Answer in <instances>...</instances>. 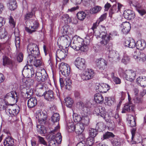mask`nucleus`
<instances>
[{
    "label": "nucleus",
    "instance_id": "62",
    "mask_svg": "<svg viewBox=\"0 0 146 146\" xmlns=\"http://www.w3.org/2000/svg\"><path fill=\"white\" fill-rule=\"evenodd\" d=\"M68 26L67 25H65L62 27L63 33L64 34L67 33L68 31Z\"/></svg>",
    "mask_w": 146,
    "mask_h": 146
},
{
    "label": "nucleus",
    "instance_id": "51",
    "mask_svg": "<svg viewBox=\"0 0 146 146\" xmlns=\"http://www.w3.org/2000/svg\"><path fill=\"white\" fill-rule=\"evenodd\" d=\"M54 139L56 141L58 144L61 143L62 140V137L60 133H58L56 134Z\"/></svg>",
    "mask_w": 146,
    "mask_h": 146
},
{
    "label": "nucleus",
    "instance_id": "1",
    "mask_svg": "<svg viewBox=\"0 0 146 146\" xmlns=\"http://www.w3.org/2000/svg\"><path fill=\"white\" fill-rule=\"evenodd\" d=\"M27 51L29 55L27 57V63L28 64H33L36 67L40 66L42 62L40 59H37L39 54V48L36 44L31 43L27 47Z\"/></svg>",
    "mask_w": 146,
    "mask_h": 146
},
{
    "label": "nucleus",
    "instance_id": "42",
    "mask_svg": "<svg viewBox=\"0 0 146 146\" xmlns=\"http://www.w3.org/2000/svg\"><path fill=\"white\" fill-rule=\"evenodd\" d=\"M67 126V129L68 132H71L75 131V125L73 122L68 123Z\"/></svg>",
    "mask_w": 146,
    "mask_h": 146
},
{
    "label": "nucleus",
    "instance_id": "27",
    "mask_svg": "<svg viewBox=\"0 0 146 146\" xmlns=\"http://www.w3.org/2000/svg\"><path fill=\"white\" fill-rule=\"evenodd\" d=\"M134 109V106L130 104H126L123 108L121 113H125L127 112H131L133 111Z\"/></svg>",
    "mask_w": 146,
    "mask_h": 146
},
{
    "label": "nucleus",
    "instance_id": "2",
    "mask_svg": "<svg viewBox=\"0 0 146 146\" xmlns=\"http://www.w3.org/2000/svg\"><path fill=\"white\" fill-rule=\"evenodd\" d=\"M73 42L70 44V47L76 50H80L86 52L88 49L87 45L84 43V40L77 36H75L72 39Z\"/></svg>",
    "mask_w": 146,
    "mask_h": 146
},
{
    "label": "nucleus",
    "instance_id": "43",
    "mask_svg": "<svg viewBox=\"0 0 146 146\" xmlns=\"http://www.w3.org/2000/svg\"><path fill=\"white\" fill-rule=\"evenodd\" d=\"M51 120L53 122H57L60 119L59 115L57 113H54L51 117Z\"/></svg>",
    "mask_w": 146,
    "mask_h": 146
},
{
    "label": "nucleus",
    "instance_id": "12",
    "mask_svg": "<svg viewBox=\"0 0 146 146\" xmlns=\"http://www.w3.org/2000/svg\"><path fill=\"white\" fill-rule=\"evenodd\" d=\"M21 94L25 98H29L32 95L33 90L32 88L28 87H26L21 90Z\"/></svg>",
    "mask_w": 146,
    "mask_h": 146
},
{
    "label": "nucleus",
    "instance_id": "3",
    "mask_svg": "<svg viewBox=\"0 0 146 146\" xmlns=\"http://www.w3.org/2000/svg\"><path fill=\"white\" fill-rule=\"evenodd\" d=\"M80 105V108L82 109V113L84 114L82 115V119L81 121V124L84 126H87L89 124L90 120L88 115L89 114V112L88 110V109L85 106L84 104L82 102H80L78 103Z\"/></svg>",
    "mask_w": 146,
    "mask_h": 146
},
{
    "label": "nucleus",
    "instance_id": "25",
    "mask_svg": "<svg viewBox=\"0 0 146 146\" xmlns=\"http://www.w3.org/2000/svg\"><path fill=\"white\" fill-rule=\"evenodd\" d=\"M36 88L38 94L37 96H42L43 93L45 90L46 88L44 86V85L42 83H39L36 86Z\"/></svg>",
    "mask_w": 146,
    "mask_h": 146
},
{
    "label": "nucleus",
    "instance_id": "22",
    "mask_svg": "<svg viewBox=\"0 0 146 146\" xmlns=\"http://www.w3.org/2000/svg\"><path fill=\"white\" fill-rule=\"evenodd\" d=\"M67 54V50L64 49H58L56 51V56L60 60L64 59L66 56Z\"/></svg>",
    "mask_w": 146,
    "mask_h": 146
},
{
    "label": "nucleus",
    "instance_id": "46",
    "mask_svg": "<svg viewBox=\"0 0 146 146\" xmlns=\"http://www.w3.org/2000/svg\"><path fill=\"white\" fill-rule=\"evenodd\" d=\"M73 121L75 122H77L81 121L82 117L77 114L74 113L73 115Z\"/></svg>",
    "mask_w": 146,
    "mask_h": 146
},
{
    "label": "nucleus",
    "instance_id": "10",
    "mask_svg": "<svg viewBox=\"0 0 146 146\" xmlns=\"http://www.w3.org/2000/svg\"><path fill=\"white\" fill-rule=\"evenodd\" d=\"M59 69L62 74L66 77H68L70 74V67L67 64L62 62L60 64Z\"/></svg>",
    "mask_w": 146,
    "mask_h": 146
},
{
    "label": "nucleus",
    "instance_id": "28",
    "mask_svg": "<svg viewBox=\"0 0 146 146\" xmlns=\"http://www.w3.org/2000/svg\"><path fill=\"white\" fill-rule=\"evenodd\" d=\"M124 45L125 46L133 48L135 47L136 44L135 40L132 38L126 40L125 41Z\"/></svg>",
    "mask_w": 146,
    "mask_h": 146
},
{
    "label": "nucleus",
    "instance_id": "14",
    "mask_svg": "<svg viewBox=\"0 0 146 146\" xmlns=\"http://www.w3.org/2000/svg\"><path fill=\"white\" fill-rule=\"evenodd\" d=\"M123 76L125 77L127 80L132 82L135 79L136 74L134 71L132 70H126Z\"/></svg>",
    "mask_w": 146,
    "mask_h": 146
},
{
    "label": "nucleus",
    "instance_id": "40",
    "mask_svg": "<svg viewBox=\"0 0 146 146\" xmlns=\"http://www.w3.org/2000/svg\"><path fill=\"white\" fill-rule=\"evenodd\" d=\"M77 16L79 20L82 21L85 18L86 14L84 11H80L77 13Z\"/></svg>",
    "mask_w": 146,
    "mask_h": 146
},
{
    "label": "nucleus",
    "instance_id": "54",
    "mask_svg": "<svg viewBox=\"0 0 146 146\" xmlns=\"http://www.w3.org/2000/svg\"><path fill=\"white\" fill-rule=\"evenodd\" d=\"M9 23L11 26L14 27L15 26V22L12 17L10 16L9 18Z\"/></svg>",
    "mask_w": 146,
    "mask_h": 146
},
{
    "label": "nucleus",
    "instance_id": "39",
    "mask_svg": "<svg viewBox=\"0 0 146 146\" xmlns=\"http://www.w3.org/2000/svg\"><path fill=\"white\" fill-rule=\"evenodd\" d=\"M89 133L90 137L93 138L98 134V131L96 129L90 128L89 131Z\"/></svg>",
    "mask_w": 146,
    "mask_h": 146
},
{
    "label": "nucleus",
    "instance_id": "61",
    "mask_svg": "<svg viewBox=\"0 0 146 146\" xmlns=\"http://www.w3.org/2000/svg\"><path fill=\"white\" fill-rule=\"evenodd\" d=\"M113 80L116 84H119L121 83V79L117 77L113 78Z\"/></svg>",
    "mask_w": 146,
    "mask_h": 146
},
{
    "label": "nucleus",
    "instance_id": "44",
    "mask_svg": "<svg viewBox=\"0 0 146 146\" xmlns=\"http://www.w3.org/2000/svg\"><path fill=\"white\" fill-rule=\"evenodd\" d=\"M101 9V7L100 6H95L90 9V13L92 14H95L100 11Z\"/></svg>",
    "mask_w": 146,
    "mask_h": 146
},
{
    "label": "nucleus",
    "instance_id": "35",
    "mask_svg": "<svg viewBox=\"0 0 146 146\" xmlns=\"http://www.w3.org/2000/svg\"><path fill=\"white\" fill-rule=\"evenodd\" d=\"M115 99L113 98L106 97L105 99V104L106 105L110 106L114 103Z\"/></svg>",
    "mask_w": 146,
    "mask_h": 146
},
{
    "label": "nucleus",
    "instance_id": "23",
    "mask_svg": "<svg viewBox=\"0 0 146 146\" xmlns=\"http://www.w3.org/2000/svg\"><path fill=\"white\" fill-rule=\"evenodd\" d=\"M124 17L126 19L130 20L133 19L135 17L134 13L133 11L130 10H127L124 12Z\"/></svg>",
    "mask_w": 146,
    "mask_h": 146
},
{
    "label": "nucleus",
    "instance_id": "26",
    "mask_svg": "<svg viewBox=\"0 0 146 146\" xmlns=\"http://www.w3.org/2000/svg\"><path fill=\"white\" fill-rule=\"evenodd\" d=\"M84 125L80 123H77L75 125V131L77 133L80 135L79 136L81 135V134L84 131Z\"/></svg>",
    "mask_w": 146,
    "mask_h": 146
},
{
    "label": "nucleus",
    "instance_id": "8",
    "mask_svg": "<svg viewBox=\"0 0 146 146\" xmlns=\"http://www.w3.org/2000/svg\"><path fill=\"white\" fill-rule=\"evenodd\" d=\"M5 110L9 113L10 115L13 117L17 115L19 113L20 108L17 105L13 104V106H7Z\"/></svg>",
    "mask_w": 146,
    "mask_h": 146
},
{
    "label": "nucleus",
    "instance_id": "21",
    "mask_svg": "<svg viewBox=\"0 0 146 146\" xmlns=\"http://www.w3.org/2000/svg\"><path fill=\"white\" fill-rule=\"evenodd\" d=\"M42 96H44L45 99L48 101H52L54 98L53 92L51 90H48L44 92Z\"/></svg>",
    "mask_w": 146,
    "mask_h": 146
},
{
    "label": "nucleus",
    "instance_id": "53",
    "mask_svg": "<svg viewBox=\"0 0 146 146\" xmlns=\"http://www.w3.org/2000/svg\"><path fill=\"white\" fill-rule=\"evenodd\" d=\"M37 137L38 138V141L40 143L43 144L45 146L47 145L46 142L43 138L39 136H38Z\"/></svg>",
    "mask_w": 146,
    "mask_h": 146
},
{
    "label": "nucleus",
    "instance_id": "4",
    "mask_svg": "<svg viewBox=\"0 0 146 146\" xmlns=\"http://www.w3.org/2000/svg\"><path fill=\"white\" fill-rule=\"evenodd\" d=\"M98 32L97 31L94 32V34L97 36L101 37L102 40L100 42L101 44L102 45H106L109 42V41L112 39V36L114 35L113 33H110L108 35H106V33L104 31L99 32V34H97Z\"/></svg>",
    "mask_w": 146,
    "mask_h": 146
},
{
    "label": "nucleus",
    "instance_id": "24",
    "mask_svg": "<svg viewBox=\"0 0 146 146\" xmlns=\"http://www.w3.org/2000/svg\"><path fill=\"white\" fill-rule=\"evenodd\" d=\"M121 27L122 28L121 30L123 34H127L131 29L130 24L128 22H123L121 24Z\"/></svg>",
    "mask_w": 146,
    "mask_h": 146
},
{
    "label": "nucleus",
    "instance_id": "31",
    "mask_svg": "<svg viewBox=\"0 0 146 146\" xmlns=\"http://www.w3.org/2000/svg\"><path fill=\"white\" fill-rule=\"evenodd\" d=\"M137 49L140 50H143L146 46V43L144 40H139L136 43Z\"/></svg>",
    "mask_w": 146,
    "mask_h": 146
},
{
    "label": "nucleus",
    "instance_id": "6",
    "mask_svg": "<svg viewBox=\"0 0 146 146\" xmlns=\"http://www.w3.org/2000/svg\"><path fill=\"white\" fill-rule=\"evenodd\" d=\"M35 78L37 81L41 82H45L48 79L47 74L44 69L36 72Z\"/></svg>",
    "mask_w": 146,
    "mask_h": 146
},
{
    "label": "nucleus",
    "instance_id": "18",
    "mask_svg": "<svg viewBox=\"0 0 146 146\" xmlns=\"http://www.w3.org/2000/svg\"><path fill=\"white\" fill-rule=\"evenodd\" d=\"M110 89V86L108 84L104 83L99 85L96 88L98 92L102 93L107 92Z\"/></svg>",
    "mask_w": 146,
    "mask_h": 146
},
{
    "label": "nucleus",
    "instance_id": "55",
    "mask_svg": "<svg viewBox=\"0 0 146 146\" xmlns=\"http://www.w3.org/2000/svg\"><path fill=\"white\" fill-rule=\"evenodd\" d=\"M49 146H58V143L54 139L50 140L48 141Z\"/></svg>",
    "mask_w": 146,
    "mask_h": 146
},
{
    "label": "nucleus",
    "instance_id": "58",
    "mask_svg": "<svg viewBox=\"0 0 146 146\" xmlns=\"http://www.w3.org/2000/svg\"><path fill=\"white\" fill-rule=\"evenodd\" d=\"M114 136L113 133L111 132H107L104 135V139H107L110 137H113Z\"/></svg>",
    "mask_w": 146,
    "mask_h": 146
},
{
    "label": "nucleus",
    "instance_id": "7",
    "mask_svg": "<svg viewBox=\"0 0 146 146\" xmlns=\"http://www.w3.org/2000/svg\"><path fill=\"white\" fill-rule=\"evenodd\" d=\"M35 72L31 64H26L24 68L22 71V74L24 77H32L34 75Z\"/></svg>",
    "mask_w": 146,
    "mask_h": 146
},
{
    "label": "nucleus",
    "instance_id": "41",
    "mask_svg": "<svg viewBox=\"0 0 146 146\" xmlns=\"http://www.w3.org/2000/svg\"><path fill=\"white\" fill-rule=\"evenodd\" d=\"M62 22L65 23H68L71 22V19L69 18L68 15L67 14L63 15L62 17Z\"/></svg>",
    "mask_w": 146,
    "mask_h": 146
},
{
    "label": "nucleus",
    "instance_id": "20",
    "mask_svg": "<svg viewBox=\"0 0 146 146\" xmlns=\"http://www.w3.org/2000/svg\"><path fill=\"white\" fill-rule=\"evenodd\" d=\"M58 40L64 45L69 44V46H70L71 38L67 35H63L61 36L59 38Z\"/></svg>",
    "mask_w": 146,
    "mask_h": 146
},
{
    "label": "nucleus",
    "instance_id": "63",
    "mask_svg": "<svg viewBox=\"0 0 146 146\" xmlns=\"http://www.w3.org/2000/svg\"><path fill=\"white\" fill-rule=\"evenodd\" d=\"M59 126L58 125H57L56 127H55L54 129L50 131V133H51L55 134L56 133H57L59 129Z\"/></svg>",
    "mask_w": 146,
    "mask_h": 146
},
{
    "label": "nucleus",
    "instance_id": "48",
    "mask_svg": "<svg viewBox=\"0 0 146 146\" xmlns=\"http://www.w3.org/2000/svg\"><path fill=\"white\" fill-rule=\"evenodd\" d=\"M7 33L5 29L0 27V39L4 38L7 35Z\"/></svg>",
    "mask_w": 146,
    "mask_h": 146
},
{
    "label": "nucleus",
    "instance_id": "60",
    "mask_svg": "<svg viewBox=\"0 0 146 146\" xmlns=\"http://www.w3.org/2000/svg\"><path fill=\"white\" fill-rule=\"evenodd\" d=\"M106 17V14H104L102 15L99 19L97 21V22L100 23L103 21L105 19Z\"/></svg>",
    "mask_w": 146,
    "mask_h": 146
},
{
    "label": "nucleus",
    "instance_id": "56",
    "mask_svg": "<svg viewBox=\"0 0 146 146\" xmlns=\"http://www.w3.org/2000/svg\"><path fill=\"white\" fill-rule=\"evenodd\" d=\"M43 112L42 111H38L36 113V119H38V123H39V120H41V116L43 115Z\"/></svg>",
    "mask_w": 146,
    "mask_h": 146
},
{
    "label": "nucleus",
    "instance_id": "34",
    "mask_svg": "<svg viewBox=\"0 0 146 146\" xmlns=\"http://www.w3.org/2000/svg\"><path fill=\"white\" fill-rule=\"evenodd\" d=\"M5 146H12L14 144L13 139L11 137H8L5 139L4 142Z\"/></svg>",
    "mask_w": 146,
    "mask_h": 146
},
{
    "label": "nucleus",
    "instance_id": "16",
    "mask_svg": "<svg viewBox=\"0 0 146 146\" xmlns=\"http://www.w3.org/2000/svg\"><path fill=\"white\" fill-rule=\"evenodd\" d=\"M96 62L97 67L101 70H104L108 64L107 61L102 58L97 59Z\"/></svg>",
    "mask_w": 146,
    "mask_h": 146
},
{
    "label": "nucleus",
    "instance_id": "50",
    "mask_svg": "<svg viewBox=\"0 0 146 146\" xmlns=\"http://www.w3.org/2000/svg\"><path fill=\"white\" fill-rule=\"evenodd\" d=\"M85 143L86 146H92V145L94 143V139L91 137L88 138L87 139Z\"/></svg>",
    "mask_w": 146,
    "mask_h": 146
},
{
    "label": "nucleus",
    "instance_id": "29",
    "mask_svg": "<svg viewBox=\"0 0 146 146\" xmlns=\"http://www.w3.org/2000/svg\"><path fill=\"white\" fill-rule=\"evenodd\" d=\"M37 104V100L35 97H31L28 100L27 105L29 108H32L34 107Z\"/></svg>",
    "mask_w": 146,
    "mask_h": 146
},
{
    "label": "nucleus",
    "instance_id": "30",
    "mask_svg": "<svg viewBox=\"0 0 146 146\" xmlns=\"http://www.w3.org/2000/svg\"><path fill=\"white\" fill-rule=\"evenodd\" d=\"M136 82L139 85L144 87L146 86V77L139 76L137 79Z\"/></svg>",
    "mask_w": 146,
    "mask_h": 146
},
{
    "label": "nucleus",
    "instance_id": "19",
    "mask_svg": "<svg viewBox=\"0 0 146 146\" xmlns=\"http://www.w3.org/2000/svg\"><path fill=\"white\" fill-rule=\"evenodd\" d=\"M99 114L100 116L105 119L106 121L110 123L111 120L108 117V114H106V112L105 110V108L102 107H100L99 108Z\"/></svg>",
    "mask_w": 146,
    "mask_h": 146
},
{
    "label": "nucleus",
    "instance_id": "5",
    "mask_svg": "<svg viewBox=\"0 0 146 146\" xmlns=\"http://www.w3.org/2000/svg\"><path fill=\"white\" fill-rule=\"evenodd\" d=\"M29 23L31 26L28 27L27 25V26L25 27V30L29 33L31 34L36 31L39 27V24L37 21L35 20H30Z\"/></svg>",
    "mask_w": 146,
    "mask_h": 146
},
{
    "label": "nucleus",
    "instance_id": "59",
    "mask_svg": "<svg viewBox=\"0 0 146 146\" xmlns=\"http://www.w3.org/2000/svg\"><path fill=\"white\" fill-rule=\"evenodd\" d=\"M120 142L119 140L114 139L112 141L113 146H120Z\"/></svg>",
    "mask_w": 146,
    "mask_h": 146
},
{
    "label": "nucleus",
    "instance_id": "37",
    "mask_svg": "<svg viewBox=\"0 0 146 146\" xmlns=\"http://www.w3.org/2000/svg\"><path fill=\"white\" fill-rule=\"evenodd\" d=\"M9 7L11 10H14L16 9L17 7L16 1L15 0H10Z\"/></svg>",
    "mask_w": 146,
    "mask_h": 146
},
{
    "label": "nucleus",
    "instance_id": "64",
    "mask_svg": "<svg viewBox=\"0 0 146 146\" xmlns=\"http://www.w3.org/2000/svg\"><path fill=\"white\" fill-rule=\"evenodd\" d=\"M17 61L19 62H21L22 61L23 59V55L22 53H20L17 56Z\"/></svg>",
    "mask_w": 146,
    "mask_h": 146
},
{
    "label": "nucleus",
    "instance_id": "45",
    "mask_svg": "<svg viewBox=\"0 0 146 146\" xmlns=\"http://www.w3.org/2000/svg\"><path fill=\"white\" fill-rule=\"evenodd\" d=\"M43 115L41 116V120H39V123L42 125L46 123L47 118V115L46 113L43 112Z\"/></svg>",
    "mask_w": 146,
    "mask_h": 146
},
{
    "label": "nucleus",
    "instance_id": "17",
    "mask_svg": "<svg viewBox=\"0 0 146 146\" xmlns=\"http://www.w3.org/2000/svg\"><path fill=\"white\" fill-rule=\"evenodd\" d=\"M136 51H134L133 54V58L137 60V61L144 62L146 60V56L145 54L143 53H141L139 52L137 54Z\"/></svg>",
    "mask_w": 146,
    "mask_h": 146
},
{
    "label": "nucleus",
    "instance_id": "33",
    "mask_svg": "<svg viewBox=\"0 0 146 146\" xmlns=\"http://www.w3.org/2000/svg\"><path fill=\"white\" fill-rule=\"evenodd\" d=\"M127 121L131 127H134L136 126L135 120L133 115H129L127 119Z\"/></svg>",
    "mask_w": 146,
    "mask_h": 146
},
{
    "label": "nucleus",
    "instance_id": "36",
    "mask_svg": "<svg viewBox=\"0 0 146 146\" xmlns=\"http://www.w3.org/2000/svg\"><path fill=\"white\" fill-rule=\"evenodd\" d=\"M94 99L95 101L98 103L103 102L104 100L103 96L99 94H97L95 95Z\"/></svg>",
    "mask_w": 146,
    "mask_h": 146
},
{
    "label": "nucleus",
    "instance_id": "11",
    "mask_svg": "<svg viewBox=\"0 0 146 146\" xmlns=\"http://www.w3.org/2000/svg\"><path fill=\"white\" fill-rule=\"evenodd\" d=\"M74 63L76 67L80 70H83L86 68L85 60L80 57L77 58Z\"/></svg>",
    "mask_w": 146,
    "mask_h": 146
},
{
    "label": "nucleus",
    "instance_id": "52",
    "mask_svg": "<svg viewBox=\"0 0 146 146\" xmlns=\"http://www.w3.org/2000/svg\"><path fill=\"white\" fill-rule=\"evenodd\" d=\"M130 58L129 56L125 55L122 60V62L125 64H126L130 61Z\"/></svg>",
    "mask_w": 146,
    "mask_h": 146
},
{
    "label": "nucleus",
    "instance_id": "38",
    "mask_svg": "<svg viewBox=\"0 0 146 146\" xmlns=\"http://www.w3.org/2000/svg\"><path fill=\"white\" fill-rule=\"evenodd\" d=\"M64 100L66 106L67 107L71 108L73 102L72 100L70 97H68L65 98Z\"/></svg>",
    "mask_w": 146,
    "mask_h": 146
},
{
    "label": "nucleus",
    "instance_id": "15",
    "mask_svg": "<svg viewBox=\"0 0 146 146\" xmlns=\"http://www.w3.org/2000/svg\"><path fill=\"white\" fill-rule=\"evenodd\" d=\"M60 86L63 87L65 86L66 89L70 90L71 88L72 84L71 80L69 77H66L64 81H63L62 78H60Z\"/></svg>",
    "mask_w": 146,
    "mask_h": 146
},
{
    "label": "nucleus",
    "instance_id": "47",
    "mask_svg": "<svg viewBox=\"0 0 146 146\" xmlns=\"http://www.w3.org/2000/svg\"><path fill=\"white\" fill-rule=\"evenodd\" d=\"M12 62L11 60L6 56L3 57V65L5 66L6 65H9L11 64Z\"/></svg>",
    "mask_w": 146,
    "mask_h": 146
},
{
    "label": "nucleus",
    "instance_id": "57",
    "mask_svg": "<svg viewBox=\"0 0 146 146\" xmlns=\"http://www.w3.org/2000/svg\"><path fill=\"white\" fill-rule=\"evenodd\" d=\"M37 131L41 134L44 133V128L42 125H37Z\"/></svg>",
    "mask_w": 146,
    "mask_h": 146
},
{
    "label": "nucleus",
    "instance_id": "32",
    "mask_svg": "<svg viewBox=\"0 0 146 146\" xmlns=\"http://www.w3.org/2000/svg\"><path fill=\"white\" fill-rule=\"evenodd\" d=\"M109 53L108 54V57L112 59H115L117 60L119 59V56L117 52L114 50H108Z\"/></svg>",
    "mask_w": 146,
    "mask_h": 146
},
{
    "label": "nucleus",
    "instance_id": "13",
    "mask_svg": "<svg viewBox=\"0 0 146 146\" xmlns=\"http://www.w3.org/2000/svg\"><path fill=\"white\" fill-rule=\"evenodd\" d=\"M18 98L17 93L15 92H11L9 93L5 96V98L14 103H16L17 102Z\"/></svg>",
    "mask_w": 146,
    "mask_h": 146
},
{
    "label": "nucleus",
    "instance_id": "49",
    "mask_svg": "<svg viewBox=\"0 0 146 146\" xmlns=\"http://www.w3.org/2000/svg\"><path fill=\"white\" fill-rule=\"evenodd\" d=\"M105 127V126L104 125L103 123L102 122H99L97 124L96 128L98 130L101 131L104 129Z\"/></svg>",
    "mask_w": 146,
    "mask_h": 146
},
{
    "label": "nucleus",
    "instance_id": "9",
    "mask_svg": "<svg viewBox=\"0 0 146 146\" xmlns=\"http://www.w3.org/2000/svg\"><path fill=\"white\" fill-rule=\"evenodd\" d=\"M95 74L93 70L87 69L81 74V77L83 80H89L94 77Z\"/></svg>",
    "mask_w": 146,
    "mask_h": 146
}]
</instances>
